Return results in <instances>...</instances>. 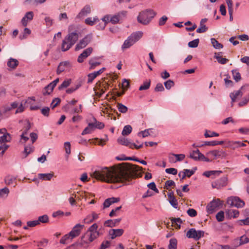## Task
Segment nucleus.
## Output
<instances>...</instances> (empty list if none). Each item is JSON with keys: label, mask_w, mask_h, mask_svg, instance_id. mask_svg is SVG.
I'll return each instance as SVG.
<instances>
[{"label": "nucleus", "mask_w": 249, "mask_h": 249, "mask_svg": "<svg viewBox=\"0 0 249 249\" xmlns=\"http://www.w3.org/2000/svg\"><path fill=\"white\" fill-rule=\"evenodd\" d=\"M93 51V49L91 47H89L87 49H85L83 52V53H84L85 56L87 58L88 56H89L91 53H92Z\"/></svg>", "instance_id": "62"}, {"label": "nucleus", "mask_w": 249, "mask_h": 249, "mask_svg": "<svg viewBox=\"0 0 249 249\" xmlns=\"http://www.w3.org/2000/svg\"><path fill=\"white\" fill-rule=\"evenodd\" d=\"M11 140V137L9 133H6L3 136L0 137V143L10 142Z\"/></svg>", "instance_id": "29"}, {"label": "nucleus", "mask_w": 249, "mask_h": 249, "mask_svg": "<svg viewBox=\"0 0 249 249\" xmlns=\"http://www.w3.org/2000/svg\"><path fill=\"white\" fill-rule=\"evenodd\" d=\"M121 220V218H117L115 219H109L104 222V225L105 227H114L119 225Z\"/></svg>", "instance_id": "20"}, {"label": "nucleus", "mask_w": 249, "mask_h": 249, "mask_svg": "<svg viewBox=\"0 0 249 249\" xmlns=\"http://www.w3.org/2000/svg\"><path fill=\"white\" fill-rule=\"evenodd\" d=\"M91 12V7L89 5H86L76 16V18H81L87 16Z\"/></svg>", "instance_id": "17"}, {"label": "nucleus", "mask_w": 249, "mask_h": 249, "mask_svg": "<svg viewBox=\"0 0 249 249\" xmlns=\"http://www.w3.org/2000/svg\"><path fill=\"white\" fill-rule=\"evenodd\" d=\"M226 153L222 150H214L209 151L206 156L212 160L218 158H223L226 157Z\"/></svg>", "instance_id": "12"}, {"label": "nucleus", "mask_w": 249, "mask_h": 249, "mask_svg": "<svg viewBox=\"0 0 249 249\" xmlns=\"http://www.w3.org/2000/svg\"><path fill=\"white\" fill-rule=\"evenodd\" d=\"M18 64V61L14 58H10L7 62V66L13 69L16 68Z\"/></svg>", "instance_id": "33"}, {"label": "nucleus", "mask_w": 249, "mask_h": 249, "mask_svg": "<svg viewBox=\"0 0 249 249\" xmlns=\"http://www.w3.org/2000/svg\"><path fill=\"white\" fill-rule=\"evenodd\" d=\"M221 52L215 53L214 57L217 60L218 62L221 64H225L229 61L227 58H223L221 55Z\"/></svg>", "instance_id": "26"}, {"label": "nucleus", "mask_w": 249, "mask_h": 249, "mask_svg": "<svg viewBox=\"0 0 249 249\" xmlns=\"http://www.w3.org/2000/svg\"><path fill=\"white\" fill-rule=\"evenodd\" d=\"M227 214L229 217L236 218L239 216V212L238 210L231 209L226 212Z\"/></svg>", "instance_id": "32"}, {"label": "nucleus", "mask_w": 249, "mask_h": 249, "mask_svg": "<svg viewBox=\"0 0 249 249\" xmlns=\"http://www.w3.org/2000/svg\"><path fill=\"white\" fill-rule=\"evenodd\" d=\"M199 41L198 38L194 39L188 43V46L190 48H196L198 46Z\"/></svg>", "instance_id": "52"}, {"label": "nucleus", "mask_w": 249, "mask_h": 249, "mask_svg": "<svg viewBox=\"0 0 249 249\" xmlns=\"http://www.w3.org/2000/svg\"><path fill=\"white\" fill-rule=\"evenodd\" d=\"M37 221L39 222V224L40 223H46L49 221V217L47 215L44 214L43 215L39 216Z\"/></svg>", "instance_id": "48"}, {"label": "nucleus", "mask_w": 249, "mask_h": 249, "mask_svg": "<svg viewBox=\"0 0 249 249\" xmlns=\"http://www.w3.org/2000/svg\"><path fill=\"white\" fill-rule=\"evenodd\" d=\"M227 203L231 207H235L238 208H242L245 205L244 202L237 196L229 197L227 199Z\"/></svg>", "instance_id": "11"}, {"label": "nucleus", "mask_w": 249, "mask_h": 249, "mask_svg": "<svg viewBox=\"0 0 249 249\" xmlns=\"http://www.w3.org/2000/svg\"><path fill=\"white\" fill-rule=\"evenodd\" d=\"M71 83V80L69 79L65 80L63 83L59 86V89H62L63 88H66L70 86Z\"/></svg>", "instance_id": "53"}, {"label": "nucleus", "mask_w": 249, "mask_h": 249, "mask_svg": "<svg viewBox=\"0 0 249 249\" xmlns=\"http://www.w3.org/2000/svg\"><path fill=\"white\" fill-rule=\"evenodd\" d=\"M164 86L166 89H170L174 85V82L171 80H168L165 82Z\"/></svg>", "instance_id": "61"}, {"label": "nucleus", "mask_w": 249, "mask_h": 249, "mask_svg": "<svg viewBox=\"0 0 249 249\" xmlns=\"http://www.w3.org/2000/svg\"><path fill=\"white\" fill-rule=\"evenodd\" d=\"M232 76L233 77V79L236 81V82L239 81L241 79V74L238 71V70H233L231 71Z\"/></svg>", "instance_id": "40"}, {"label": "nucleus", "mask_w": 249, "mask_h": 249, "mask_svg": "<svg viewBox=\"0 0 249 249\" xmlns=\"http://www.w3.org/2000/svg\"><path fill=\"white\" fill-rule=\"evenodd\" d=\"M98 59V57H93L91 58L89 62V63L90 65L89 69H94L96 67L100 65L101 63L97 61V60Z\"/></svg>", "instance_id": "27"}, {"label": "nucleus", "mask_w": 249, "mask_h": 249, "mask_svg": "<svg viewBox=\"0 0 249 249\" xmlns=\"http://www.w3.org/2000/svg\"><path fill=\"white\" fill-rule=\"evenodd\" d=\"M117 107L119 111L123 113H126L128 110V108L121 103H118Z\"/></svg>", "instance_id": "47"}, {"label": "nucleus", "mask_w": 249, "mask_h": 249, "mask_svg": "<svg viewBox=\"0 0 249 249\" xmlns=\"http://www.w3.org/2000/svg\"><path fill=\"white\" fill-rule=\"evenodd\" d=\"M9 193V190L7 187H4L0 189V197H3L4 196H7Z\"/></svg>", "instance_id": "54"}, {"label": "nucleus", "mask_w": 249, "mask_h": 249, "mask_svg": "<svg viewBox=\"0 0 249 249\" xmlns=\"http://www.w3.org/2000/svg\"><path fill=\"white\" fill-rule=\"evenodd\" d=\"M143 33L142 31H138L131 34L124 41L122 46V49L124 50L128 49L139 40L142 36Z\"/></svg>", "instance_id": "4"}, {"label": "nucleus", "mask_w": 249, "mask_h": 249, "mask_svg": "<svg viewBox=\"0 0 249 249\" xmlns=\"http://www.w3.org/2000/svg\"><path fill=\"white\" fill-rule=\"evenodd\" d=\"M143 33L142 31H138L131 34L124 41L122 46V49L124 50L128 49L139 40L142 36Z\"/></svg>", "instance_id": "5"}, {"label": "nucleus", "mask_w": 249, "mask_h": 249, "mask_svg": "<svg viewBox=\"0 0 249 249\" xmlns=\"http://www.w3.org/2000/svg\"><path fill=\"white\" fill-rule=\"evenodd\" d=\"M177 240L173 238L169 241V244L168 246V249H177Z\"/></svg>", "instance_id": "35"}, {"label": "nucleus", "mask_w": 249, "mask_h": 249, "mask_svg": "<svg viewBox=\"0 0 249 249\" xmlns=\"http://www.w3.org/2000/svg\"><path fill=\"white\" fill-rule=\"evenodd\" d=\"M220 201L218 199L211 202L207 206V212L209 213H212L217 210L221 205Z\"/></svg>", "instance_id": "14"}, {"label": "nucleus", "mask_w": 249, "mask_h": 249, "mask_svg": "<svg viewBox=\"0 0 249 249\" xmlns=\"http://www.w3.org/2000/svg\"><path fill=\"white\" fill-rule=\"evenodd\" d=\"M95 120V123H94V129L95 128H98V129H101L102 128H103L105 126V125L104 124V123H102V122H98V121H97V120L94 119Z\"/></svg>", "instance_id": "58"}, {"label": "nucleus", "mask_w": 249, "mask_h": 249, "mask_svg": "<svg viewBox=\"0 0 249 249\" xmlns=\"http://www.w3.org/2000/svg\"><path fill=\"white\" fill-rule=\"evenodd\" d=\"M98 225L94 223L92 225L82 236L81 243L89 244L96 239L99 235V232L97 231Z\"/></svg>", "instance_id": "2"}, {"label": "nucleus", "mask_w": 249, "mask_h": 249, "mask_svg": "<svg viewBox=\"0 0 249 249\" xmlns=\"http://www.w3.org/2000/svg\"><path fill=\"white\" fill-rule=\"evenodd\" d=\"M53 88L50 87V84L46 86L42 91V94L44 95H49L53 90Z\"/></svg>", "instance_id": "43"}, {"label": "nucleus", "mask_w": 249, "mask_h": 249, "mask_svg": "<svg viewBox=\"0 0 249 249\" xmlns=\"http://www.w3.org/2000/svg\"><path fill=\"white\" fill-rule=\"evenodd\" d=\"M237 246H230L229 245H219L218 249H236Z\"/></svg>", "instance_id": "64"}, {"label": "nucleus", "mask_w": 249, "mask_h": 249, "mask_svg": "<svg viewBox=\"0 0 249 249\" xmlns=\"http://www.w3.org/2000/svg\"><path fill=\"white\" fill-rule=\"evenodd\" d=\"M132 128L130 125H125L122 132L123 136H127L132 132Z\"/></svg>", "instance_id": "38"}, {"label": "nucleus", "mask_w": 249, "mask_h": 249, "mask_svg": "<svg viewBox=\"0 0 249 249\" xmlns=\"http://www.w3.org/2000/svg\"><path fill=\"white\" fill-rule=\"evenodd\" d=\"M81 86L80 83L77 84L74 87H72L66 90V93L68 94H71L75 91L76 90L78 89Z\"/></svg>", "instance_id": "46"}, {"label": "nucleus", "mask_w": 249, "mask_h": 249, "mask_svg": "<svg viewBox=\"0 0 249 249\" xmlns=\"http://www.w3.org/2000/svg\"><path fill=\"white\" fill-rule=\"evenodd\" d=\"M124 230L122 229H111L109 231L108 234L111 239H114L117 237H120L123 235Z\"/></svg>", "instance_id": "18"}, {"label": "nucleus", "mask_w": 249, "mask_h": 249, "mask_svg": "<svg viewBox=\"0 0 249 249\" xmlns=\"http://www.w3.org/2000/svg\"><path fill=\"white\" fill-rule=\"evenodd\" d=\"M78 38L79 35L76 32L69 33L62 41V51L65 52L69 50L76 43Z\"/></svg>", "instance_id": "3"}, {"label": "nucleus", "mask_w": 249, "mask_h": 249, "mask_svg": "<svg viewBox=\"0 0 249 249\" xmlns=\"http://www.w3.org/2000/svg\"><path fill=\"white\" fill-rule=\"evenodd\" d=\"M71 67V63L68 61H64L59 63L57 70L56 73L57 74H60L63 71H65L68 69H70Z\"/></svg>", "instance_id": "16"}, {"label": "nucleus", "mask_w": 249, "mask_h": 249, "mask_svg": "<svg viewBox=\"0 0 249 249\" xmlns=\"http://www.w3.org/2000/svg\"><path fill=\"white\" fill-rule=\"evenodd\" d=\"M16 180V178L11 176L6 177L4 179L5 183L8 185L12 184Z\"/></svg>", "instance_id": "39"}, {"label": "nucleus", "mask_w": 249, "mask_h": 249, "mask_svg": "<svg viewBox=\"0 0 249 249\" xmlns=\"http://www.w3.org/2000/svg\"><path fill=\"white\" fill-rule=\"evenodd\" d=\"M222 173L221 171H205L203 173V175L206 177H210L212 175H214L217 174L218 175Z\"/></svg>", "instance_id": "42"}, {"label": "nucleus", "mask_w": 249, "mask_h": 249, "mask_svg": "<svg viewBox=\"0 0 249 249\" xmlns=\"http://www.w3.org/2000/svg\"><path fill=\"white\" fill-rule=\"evenodd\" d=\"M34 151V147L32 146H25L24 147V152L26 154L25 157H27L29 154Z\"/></svg>", "instance_id": "57"}, {"label": "nucleus", "mask_w": 249, "mask_h": 249, "mask_svg": "<svg viewBox=\"0 0 249 249\" xmlns=\"http://www.w3.org/2000/svg\"><path fill=\"white\" fill-rule=\"evenodd\" d=\"M120 201L119 197H111L108 198L104 201L103 203L104 208L109 207L112 204L118 202Z\"/></svg>", "instance_id": "23"}, {"label": "nucleus", "mask_w": 249, "mask_h": 249, "mask_svg": "<svg viewBox=\"0 0 249 249\" xmlns=\"http://www.w3.org/2000/svg\"><path fill=\"white\" fill-rule=\"evenodd\" d=\"M91 39L92 36L91 35H88L85 36L76 44L75 48V50L78 51L86 47L91 41Z\"/></svg>", "instance_id": "13"}, {"label": "nucleus", "mask_w": 249, "mask_h": 249, "mask_svg": "<svg viewBox=\"0 0 249 249\" xmlns=\"http://www.w3.org/2000/svg\"><path fill=\"white\" fill-rule=\"evenodd\" d=\"M93 51V49L91 47H89L87 49H85L83 52V53H84L85 56L87 58L88 56H89L91 53H92Z\"/></svg>", "instance_id": "63"}, {"label": "nucleus", "mask_w": 249, "mask_h": 249, "mask_svg": "<svg viewBox=\"0 0 249 249\" xmlns=\"http://www.w3.org/2000/svg\"><path fill=\"white\" fill-rule=\"evenodd\" d=\"M118 142L123 145L129 146L131 143L127 139H126L123 137H119L117 139Z\"/></svg>", "instance_id": "30"}, {"label": "nucleus", "mask_w": 249, "mask_h": 249, "mask_svg": "<svg viewBox=\"0 0 249 249\" xmlns=\"http://www.w3.org/2000/svg\"><path fill=\"white\" fill-rule=\"evenodd\" d=\"M46 0H26L25 3H29L33 5H37L44 2Z\"/></svg>", "instance_id": "51"}, {"label": "nucleus", "mask_w": 249, "mask_h": 249, "mask_svg": "<svg viewBox=\"0 0 249 249\" xmlns=\"http://www.w3.org/2000/svg\"><path fill=\"white\" fill-rule=\"evenodd\" d=\"M218 136H219L218 133H216L215 132H212L210 130H206L205 133L204 134V136L206 138L217 137Z\"/></svg>", "instance_id": "49"}, {"label": "nucleus", "mask_w": 249, "mask_h": 249, "mask_svg": "<svg viewBox=\"0 0 249 249\" xmlns=\"http://www.w3.org/2000/svg\"><path fill=\"white\" fill-rule=\"evenodd\" d=\"M243 87H244L242 86L240 89L234 91L233 92L230 93V97L231 100V106H233V103L235 102L236 100L238 97H241L242 96L243 93L242 91V89H243Z\"/></svg>", "instance_id": "19"}, {"label": "nucleus", "mask_w": 249, "mask_h": 249, "mask_svg": "<svg viewBox=\"0 0 249 249\" xmlns=\"http://www.w3.org/2000/svg\"><path fill=\"white\" fill-rule=\"evenodd\" d=\"M111 18L112 15H107L105 16L102 19L103 21L104 22L103 23H106V25H107V23L109 22L111 23Z\"/></svg>", "instance_id": "60"}, {"label": "nucleus", "mask_w": 249, "mask_h": 249, "mask_svg": "<svg viewBox=\"0 0 249 249\" xmlns=\"http://www.w3.org/2000/svg\"><path fill=\"white\" fill-rule=\"evenodd\" d=\"M99 19L95 17L93 18H88L85 20V22L86 24L89 25L90 26L93 25L95 22L98 21Z\"/></svg>", "instance_id": "36"}, {"label": "nucleus", "mask_w": 249, "mask_h": 249, "mask_svg": "<svg viewBox=\"0 0 249 249\" xmlns=\"http://www.w3.org/2000/svg\"><path fill=\"white\" fill-rule=\"evenodd\" d=\"M94 130V123H90L88 124L87 127H86L82 132V135H84L87 134L91 133Z\"/></svg>", "instance_id": "28"}, {"label": "nucleus", "mask_w": 249, "mask_h": 249, "mask_svg": "<svg viewBox=\"0 0 249 249\" xmlns=\"http://www.w3.org/2000/svg\"><path fill=\"white\" fill-rule=\"evenodd\" d=\"M108 85L107 83H105L103 84L102 87H101L100 88V92H95V94L97 96H98L99 97H100L102 96V95L105 92V90H106L107 88H108Z\"/></svg>", "instance_id": "34"}, {"label": "nucleus", "mask_w": 249, "mask_h": 249, "mask_svg": "<svg viewBox=\"0 0 249 249\" xmlns=\"http://www.w3.org/2000/svg\"><path fill=\"white\" fill-rule=\"evenodd\" d=\"M223 143V141H213L211 142H204V144H205V145L209 146H215L216 145H221Z\"/></svg>", "instance_id": "44"}, {"label": "nucleus", "mask_w": 249, "mask_h": 249, "mask_svg": "<svg viewBox=\"0 0 249 249\" xmlns=\"http://www.w3.org/2000/svg\"><path fill=\"white\" fill-rule=\"evenodd\" d=\"M171 221L173 224H175L178 226V228H180V224L182 223L181 219L180 218H172L171 219Z\"/></svg>", "instance_id": "50"}, {"label": "nucleus", "mask_w": 249, "mask_h": 249, "mask_svg": "<svg viewBox=\"0 0 249 249\" xmlns=\"http://www.w3.org/2000/svg\"><path fill=\"white\" fill-rule=\"evenodd\" d=\"M228 183V178L227 176L222 177L212 182V187L213 189L220 190L226 187Z\"/></svg>", "instance_id": "10"}, {"label": "nucleus", "mask_w": 249, "mask_h": 249, "mask_svg": "<svg viewBox=\"0 0 249 249\" xmlns=\"http://www.w3.org/2000/svg\"><path fill=\"white\" fill-rule=\"evenodd\" d=\"M24 127L21 130L22 133L27 134L28 131L30 129L31 126L30 122L28 120L24 122Z\"/></svg>", "instance_id": "37"}, {"label": "nucleus", "mask_w": 249, "mask_h": 249, "mask_svg": "<svg viewBox=\"0 0 249 249\" xmlns=\"http://www.w3.org/2000/svg\"><path fill=\"white\" fill-rule=\"evenodd\" d=\"M53 176V172L46 174L39 173L38 174V178L39 179L46 181H50Z\"/></svg>", "instance_id": "24"}, {"label": "nucleus", "mask_w": 249, "mask_h": 249, "mask_svg": "<svg viewBox=\"0 0 249 249\" xmlns=\"http://www.w3.org/2000/svg\"><path fill=\"white\" fill-rule=\"evenodd\" d=\"M84 225L80 224H76L69 233L72 239L79 236L82 230L84 228Z\"/></svg>", "instance_id": "15"}, {"label": "nucleus", "mask_w": 249, "mask_h": 249, "mask_svg": "<svg viewBox=\"0 0 249 249\" xmlns=\"http://www.w3.org/2000/svg\"><path fill=\"white\" fill-rule=\"evenodd\" d=\"M143 33L142 31H138L131 34L124 41L122 46V49L124 50L128 49L139 40L142 36Z\"/></svg>", "instance_id": "6"}, {"label": "nucleus", "mask_w": 249, "mask_h": 249, "mask_svg": "<svg viewBox=\"0 0 249 249\" xmlns=\"http://www.w3.org/2000/svg\"><path fill=\"white\" fill-rule=\"evenodd\" d=\"M72 239V238L71 237V236L69 233L66 234L60 239V243L62 244H67L70 241H71Z\"/></svg>", "instance_id": "31"}, {"label": "nucleus", "mask_w": 249, "mask_h": 249, "mask_svg": "<svg viewBox=\"0 0 249 249\" xmlns=\"http://www.w3.org/2000/svg\"><path fill=\"white\" fill-rule=\"evenodd\" d=\"M150 86V80H147L143 82L142 85L139 87V90H146L148 89Z\"/></svg>", "instance_id": "45"}, {"label": "nucleus", "mask_w": 249, "mask_h": 249, "mask_svg": "<svg viewBox=\"0 0 249 249\" xmlns=\"http://www.w3.org/2000/svg\"><path fill=\"white\" fill-rule=\"evenodd\" d=\"M105 70V68H102L98 71H94L92 73H89L88 75V83H91L93 80L99 75L102 73Z\"/></svg>", "instance_id": "21"}, {"label": "nucleus", "mask_w": 249, "mask_h": 249, "mask_svg": "<svg viewBox=\"0 0 249 249\" xmlns=\"http://www.w3.org/2000/svg\"><path fill=\"white\" fill-rule=\"evenodd\" d=\"M169 202L170 204L175 208L177 209L178 206V203L177 199L174 196L173 192H170L168 194Z\"/></svg>", "instance_id": "25"}, {"label": "nucleus", "mask_w": 249, "mask_h": 249, "mask_svg": "<svg viewBox=\"0 0 249 249\" xmlns=\"http://www.w3.org/2000/svg\"><path fill=\"white\" fill-rule=\"evenodd\" d=\"M216 218L219 222L223 221L224 219V213L223 211H221L218 212L216 215Z\"/></svg>", "instance_id": "56"}, {"label": "nucleus", "mask_w": 249, "mask_h": 249, "mask_svg": "<svg viewBox=\"0 0 249 249\" xmlns=\"http://www.w3.org/2000/svg\"><path fill=\"white\" fill-rule=\"evenodd\" d=\"M127 13V11L122 10L113 15H112L111 19V23L113 24H116L122 23L123 21L126 18Z\"/></svg>", "instance_id": "9"}, {"label": "nucleus", "mask_w": 249, "mask_h": 249, "mask_svg": "<svg viewBox=\"0 0 249 249\" xmlns=\"http://www.w3.org/2000/svg\"><path fill=\"white\" fill-rule=\"evenodd\" d=\"M141 168L136 165L123 163L116 167H99L91 174V176L107 183H123L127 185L132 179L142 177Z\"/></svg>", "instance_id": "1"}, {"label": "nucleus", "mask_w": 249, "mask_h": 249, "mask_svg": "<svg viewBox=\"0 0 249 249\" xmlns=\"http://www.w3.org/2000/svg\"><path fill=\"white\" fill-rule=\"evenodd\" d=\"M204 231L201 230H196L195 228L190 229L186 232V237L188 238L194 239L196 241L199 240L204 236Z\"/></svg>", "instance_id": "8"}, {"label": "nucleus", "mask_w": 249, "mask_h": 249, "mask_svg": "<svg viewBox=\"0 0 249 249\" xmlns=\"http://www.w3.org/2000/svg\"><path fill=\"white\" fill-rule=\"evenodd\" d=\"M211 43L213 47L216 49H222L223 47V45L219 43L215 38L211 39Z\"/></svg>", "instance_id": "41"}, {"label": "nucleus", "mask_w": 249, "mask_h": 249, "mask_svg": "<svg viewBox=\"0 0 249 249\" xmlns=\"http://www.w3.org/2000/svg\"><path fill=\"white\" fill-rule=\"evenodd\" d=\"M208 28L205 24L200 23V27L197 29L196 31L198 33H202L206 32Z\"/></svg>", "instance_id": "55"}, {"label": "nucleus", "mask_w": 249, "mask_h": 249, "mask_svg": "<svg viewBox=\"0 0 249 249\" xmlns=\"http://www.w3.org/2000/svg\"><path fill=\"white\" fill-rule=\"evenodd\" d=\"M156 13L152 10L148 9L140 12L137 17L138 21L143 25L148 24L154 17Z\"/></svg>", "instance_id": "7"}, {"label": "nucleus", "mask_w": 249, "mask_h": 249, "mask_svg": "<svg viewBox=\"0 0 249 249\" xmlns=\"http://www.w3.org/2000/svg\"><path fill=\"white\" fill-rule=\"evenodd\" d=\"M202 154L198 149H196L190 151L189 157L195 161H198L200 160Z\"/></svg>", "instance_id": "22"}, {"label": "nucleus", "mask_w": 249, "mask_h": 249, "mask_svg": "<svg viewBox=\"0 0 249 249\" xmlns=\"http://www.w3.org/2000/svg\"><path fill=\"white\" fill-rule=\"evenodd\" d=\"M31 33V31L27 28H25L24 30L23 36H20L19 38L20 39H23L27 37V35H30Z\"/></svg>", "instance_id": "59"}]
</instances>
